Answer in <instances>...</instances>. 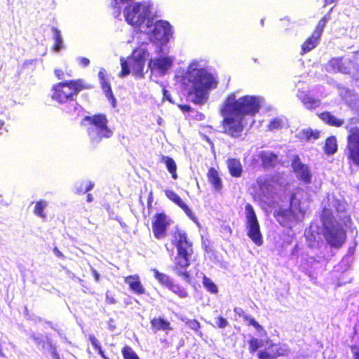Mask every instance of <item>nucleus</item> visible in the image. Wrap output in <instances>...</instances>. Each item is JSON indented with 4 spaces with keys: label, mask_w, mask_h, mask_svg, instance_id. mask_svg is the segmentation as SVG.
Returning <instances> with one entry per match:
<instances>
[{
    "label": "nucleus",
    "mask_w": 359,
    "mask_h": 359,
    "mask_svg": "<svg viewBox=\"0 0 359 359\" xmlns=\"http://www.w3.org/2000/svg\"><path fill=\"white\" fill-rule=\"evenodd\" d=\"M108 120L104 114L86 116L81 124L87 127V133L93 144H98L102 138H109L113 131L107 126Z\"/></svg>",
    "instance_id": "0eeeda50"
},
{
    "label": "nucleus",
    "mask_w": 359,
    "mask_h": 359,
    "mask_svg": "<svg viewBox=\"0 0 359 359\" xmlns=\"http://www.w3.org/2000/svg\"><path fill=\"white\" fill-rule=\"evenodd\" d=\"M319 118L328 125L335 127H340L344 123L343 119L337 118L329 111H325L320 114Z\"/></svg>",
    "instance_id": "c756f323"
},
{
    "label": "nucleus",
    "mask_w": 359,
    "mask_h": 359,
    "mask_svg": "<svg viewBox=\"0 0 359 359\" xmlns=\"http://www.w3.org/2000/svg\"><path fill=\"white\" fill-rule=\"evenodd\" d=\"M262 345V341L257 338H252L249 341V351L253 353L257 351Z\"/></svg>",
    "instance_id": "8fccbe9b"
},
{
    "label": "nucleus",
    "mask_w": 359,
    "mask_h": 359,
    "mask_svg": "<svg viewBox=\"0 0 359 359\" xmlns=\"http://www.w3.org/2000/svg\"><path fill=\"white\" fill-rule=\"evenodd\" d=\"M124 281L127 283L130 289L137 294H143L145 293V289L140 282L138 275L128 276L125 278Z\"/></svg>",
    "instance_id": "b1692460"
},
{
    "label": "nucleus",
    "mask_w": 359,
    "mask_h": 359,
    "mask_svg": "<svg viewBox=\"0 0 359 359\" xmlns=\"http://www.w3.org/2000/svg\"><path fill=\"white\" fill-rule=\"evenodd\" d=\"M207 177L209 182L216 191H220L222 189V179L218 172L214 168H210L208 170Z\"/></svg>",
    "instance_id": "cd10ccee"
},
{
    "label": "nucleus",
    "mask_w": 359,
    "mask_h": 359,
    "mask_svg": "<svg viewBox=\"0 0 359 359\" xmlns=\"http://www.w3.org/2000/svg\"><path fill=\"white\" fill-rule=\"evenodd\" d=\"M259 186L258 196L261 201L270 205L273 203L274 188L272 182L267 176H260L257 180Z\"/></svg>",
    "instance_id": "ddd939ff"
},
{
    "label": "nucleus",
    "mask_w": 359,
    "mask_h": 359,
    "mask_svg": "<svg viewBox=\"0 0 359 359\" xmlns=\"http://www.w3.org/2000/svg\"><path fill=\"white\" fill-rule=\"evenodd\" d=\"M261 102L259 97L246 95L236 100L235 94L229 95L220 109L222 132L232 137H240L245 124V116L257 113Z\"/></svg>",
    "instance_id": "f257e3e1"
},
{
    "label": "nucleus",
    "mask_w": 359,
    "mask_h": 359,
    "mask_svg": "<svg viewBox=\"0 0 359 359\" xmlns=\"http://www.w3.org/2000/svg\"><path fill=\"white\" fill-rule=\"evenodd\" d=\"M247 321H248L249 325L253 326L257 332H260L264 331L262 326H261L252 317L248 316Z\"/></svg>",
    "instance_id": "864d4df0"
},
{
    "label": "nucleus",
    "mask_w": 359,
    "mask_h": 359,
    "mask_svg": "<svg viewBox=\"0 0 359 359\" xmlns=\"http://www.w3.org/2000/svg\"><path fill=\"white\" fill-rule=\"evenodd\" d=\"M329 20V17L324 16L318 23L315 30L313 31L314 33H316V35H319L321 36L324 28Z\"/></svg>",
    "instance_id": "09e8293b"
},
{
    "label": "nucleus",
    "mask_w": 359,
    "mask_h": 359,
    "mask_svg": "<svg viewBox=\"0 0 359 359\" xmlns=\"http://www.w3.org/2000/svg\"><path fill=\"white\" fill-rule=\"evenodd\" d=\"M339 93L342 100L346 102V104L352 109L355 107V105L359 101V97L357 94H355L353 91L344 88L339 87Z\"/></svg>",
    "instance_id": "412c9836"
},
{
    "label": "nucleus",
    "mask_w": 359,
    "mask_h": 359,
    "mask_svg": "<svg viewBox=\"0 0 359 359\" xmlns=\"http://www.w3.org/2000/svg\"><path fill=\"white\" fill-rule=\"evenodd\" d=\"M149 55V53L144 47H140L134 50L131 56L127 60L121 57V72L119 76L124 78L130 72L138 76H142L145 62Z\"/></svg>",
    "instance_id": "6e6552de"
},
{
    "label": "nucleus",
    "mask_w": 359,
    "mask_h": 359,
    "mask_svg": "<svg viewBox=\"0 0 359 359\" xmlns=\"http://www.w3.org/2000/svg\"><path fill=\"white\" fill-rule=\"evenodd\" d=\"M351 109L359 116V100L355 105V107H353Z\"/></svg>",
    "instance_id": "774afa93"
},
{
    "label": "nucleus",
    "mask_w": 359,
    "mask_h": 359,
    "mask_svg": "<svg viewBox=\"0 0 359 359\" xmlns=\"http://www.w3.org/2000/svg\"><path fill=\"white\" fill-rule=\"evenodd\" d=\"M327 203L323 208L321 215L323 235L330 246L339 248L345 242L346 234L342 226L334 219L333 212L342 211L344 207L333 196L327 197Z\"/></svg>",
    "instance_id": "7ed1b4c3"
},
{
    "label": "nucleus",
    "mask_w": 359,
    "mask_h": 359,
    "mask_svg": "<svg viewBox=\"0 0 359 359\" xmlns=\"http://www.w3.org/2000/svg\"><path fill=\"white\" fill-rule=\"evenodd\" d=\"M187 326L192 330L198 332L201 327L200 323L196 320H189L186 322Z\"/></svg>",
    "instance_id": "603ef678"
},
{
    "label": "nucleus",
    "mask_w": 359,
    "mask_h": 359,
    "mask_svg": "<svg viewBox=\"0 0 359 359\" xmlns=\"http://www.w3.org/2000/svg\"><path fill=\"white\" fill-rule=\"evenodd\" d=\"M306 209L304 204L296 194L290 196V206H280L276 210L275 216L277 221L283 226L292 228V225L301 221L305 215Z\"/></svg>",
    "instance_id": "423d86ee"
},
{
    "label": "nucleus",
    "mask_w": 359,
    "mask_h": 359,
    "mask_svg": "<svg viewBox=\"0 0 359 359\" xmlns=\"http://www.w3.org/2000/svg\"><path fill=\"white\" fill-rule=\"evenodd\" d=\"M174 57L170 56H161L151 59L149 67L152 73L164 75L173 65Z\"/></svg>",
    "instance_id": "2eb2a0df"
},
{
    "label": "nucleus",
    "mask_w": 359,
    "mask_h": 359,
    "mask_svg": "<svg viewBox=\"0 0 359 359\" xmlns=\"http://www.w3.org/2000/svg\"><path fill=\"white\" fill-rule=\"evenodd\" d=\"M174 243L177 248V254L175 258L173 271L187 283H190V274L187 271L191 264L193 254L192 244L188 241L184 231L177 230L175 233Z\"/></svg>",
    "instance_id": "20e7f679"
},
{
    "label": "nucleus",
    "mask_w": 359,
    "mask_h": 359,
    "mask_svg": "<svg viewBox=\"0 0 359 359\" xmlns=\"http://www.w3.org/2000/svg\"><path fill=\"white\" fill-rule=\"evenodd\" d=\"M259 359H274L275 357L271 351L268 350H261L257 353Z\"/></svg>",
    "instance_id": "3c124183"
},
{
    "label": "nucleus",
    "mask_w": 359,
    "mask_h": 359,
    "mask_svg": "<svg viewBox=\"0 0 359 359\" xmlns=\"http://www.w3.org/2000/svg\"><path fill=\"white\" fill-rule=\"evenodd\" d=\"M162 162L165 164L168 172L172 175V177L175 180L177 178V165L175 161L169 157L163 156L162 157Z\"/></svg>",
    "instance_id": "e433bc0d"
},
{
    "label": "nucleus",
    "mask_w": 359,
    "mask_h": 359,
    "mask_svg": "<svg viewBox=\"0 0 359 359\" xmlns=\"http://www.w3.org/2000/svg\"><path fill=\"white\" fill-rule=\"evenodd\" d=\"M168 289L175 294H176L180 298H185L188 297V292H187V290L183 287L180 286L178 284H175L173 282L169 286Z\"/></svg>",
    "instance_id": "79ce46f5"
},
{
    "label": "nucleus",
    "mask_w": 359,
    "mask_h": 359,
    "mask_svg": "<svg viewBox=\"0 0 359 359\" xmlns=\"http://www.w3.org/2000/svg\"><path fill=\"white\" fill-rule=\"evenodd\" d=\"M325 152L327 154H333L337 151V140L334 137H330L327 139L324 147Z\"/></svg>",
    "instance_id": "a19ab883"
},
{
    "label": "nucleus",
    "mask_w": 359,
    "mask_h": 359,
    "mask_svg": "<svg viewBox=\"0 0 359 359\" xmlns=\"http://www.w3.org/2000/svg\"><path fill=\"white\" fill-rule=\"evenodd\" d=\"M275 358L278 356L287 355L289 352V348L286 344H273L269 347Z\"/></svg>",
    "instance_id": "f704fd0d"
},
{
    "label": "nucleus",
    "mask_w": 359,
    "mask_h": 359,
    "mask_svg": "<svg viewBox=\"0 0 359 359\" xmlns=\"http://www.w3.org/2000/svg\"><path fill=\"white\" fill-rule=\"evenodd\" d=\"M348 132L347 137L348 158L353 163L359 165V128L346 126Z\"/></svg>",
    "instance_id": "f8f14e48"
},
{
    "label": "nucleus",
    "mask_w": 359,
    "mask_h": 359,
    "mask_svg": "<svg viewBox=\"0 0 359 359\" xmlns=\"http://www.w3.org/2000/svg\"><path fill=\"white\" fill-rule=\"evenodd\" d=\"M167 216L163 213L156 214L154 216L152 227L153 233L156 238L161 239L166 235V229L169 226Z\"/></svg>",
    "instance_id": "f3484780"
},
{
    "label": "nucleus",
    "mask_w": 359,
    "mask_h": 359,
    "mask_svg": "<svg viewBox=\"0 0 359 359\" xmlns=\"http://www.w3.org/2000/svg\"><path fill=\"white\" fill-rule=\"evenodd\" d=\"M292 168L297 177L306 184L311 181V172L306 164L303 163L299 156H296L292 162Z\"/></svg>",
    "instance_id": "dca6fc26"
},
{
    "label": "nucleus",
    "mask_w": 359,
    "mask_h": 359,
    "mask_svg": "<svg viewBox=\"0 0 359 359\" xmlns=\"http://www.w3.org/2000/svg\"><path fill=\"white\" fill-rule=\"evenodd\" d=\"M245 214L246 218L245 228L248 236L257 245H262L263 239L260 231L259 224L254 208L250 203L245 205Z\"/></svg>",
    "instance_id": "9b49d317"
},
{
    "label": "nucleus",
    "mask_w": 359,
    "mask_h": 359,
    "mask_svg": "<svg viewBox=\"0 0 359 359\" xmlns=\"http://www.w3.org/2000/svg\"><path fill=\"white\" fill-rule=\"evenodd\" d=\"M124 359H140L136 353L130 346H126L122 349Z\"/></svg>",
    "instance_id": "de8ad7c7"
},
{
    "label": "nucleus",
    "mask_w": 359,
    "mask_h": 359,
    "mask_svg": "<svg viewBox=\"0 0 359 359\" xmlns=\"http://www.w3.org/2000/svg\"><path fill=\"white\" fill-rule=\"evenodd\" d=\"M227 167L230 175L233 177H240L243 172V167L241 161L236 158H229Z\"/></svg>",
    "instance_id": "bb28decb"
},
{
    "label": "nucleus",
    "mask_w": 359,
    "mask_h": 359,
    "mask_svg": "<svg viewBox=\"0 0 359 359\" xmlns=\"http://www.w3.org/2000/svg\"><path fill=\"white\" fill-rule=\"evenodd\" d=\"M54 39L53 49L56 52H59L63 48V39L61 34V32L55 28H52Z\"/></svg>",
    "instance_id": "58836bf2"
},
{
    "label": "nucleus",
    "mask_w": 359,
    "mask_h": 359,
    "mask_svg": "<svg viewBox=\"0 0 359 359\" xmlns=\"http://www.w3.org/2000/svg\"><path fill=\"white\" fill-rule=\"evenodd\" d=\"M94 187V183L90 181H82L77 182L75 184L74 189L76 194H85L87 191L93 189Z\"/></svg>",
    "instance_id": "4c0bfd02"
},
{
    "label": "nucleus",
    "mask_w": 359,
    "mask_h": 359,
    "mask_svg": "<svg viewBox=\"0 0 359 359\" xmlns=\"http://www.w3.org/2000/svg\"><path fill=\"white\" fill-rule=\"evenodd\" d=\"M151 271L154 273L155 279L158 280V282L161 285L168 288L169 286L172 284V280L167 274L161 273L156 269H152Z\"/></svg>",
    "instance_id": "c9c22d12"
},
{
    "label": "nucleus",
    "mask_w": 359,
    "mask_h": 359,
    "mask_svg": "<svg viewBox=\"0 0 359 359\" xmlns=\"http://www.w3.org/2000/svg\"><path fill=\"white\" fill-rule=\"evenodd\" d=\"M339 93L342 100L346 102V104L352 109L355 107V105L359 101V97L357 94H355L353 91L344 88L339 87Z\"/></svg>",
    "instance_id": "5701e85b"
},
{
    "label": "nucleus",
    "mask_w": 359,
    "mask_h": 359,
    "mask_svg": "<svg viewBox=\"0 0 359 359\" xmlns=\"http://www.w3.org/2000/svg\"><path fill=\"white\" fill-rule=\"evenodd\" d=\"M151 326L154 332L158 330H170V323L161 318H154L151 321Z\"/></svg>",
    "instance_id": "7c9ffc66"
},
{
    "label": "nucleus",
    "mask_w": 359,
    "mask_h": 359,
    "mask_svg": "<svg viewBox=\"0 0 359 359\" xmlns=\"http://www.w3.org/2000/svg\"><path fill=\"white\" fill-rule=\"evenodd\" d=\"M353 61L351 59L344 57H333L329 60L325 66L327 72L330 73L340 72L345 74L351 73Z\"/></svg>",
    "instance_id": "4468645a"
},
{
    "label": "nucleus",
    "mask_w": 359,
    "mask_h": 359,
    "mask_svg": "<svg viewBox=\"0 0 359 359\" xmlns=\"http://www.w3.org/2000/svg\"><path fill=\"white\" fill-rule=\"evenodd\" d=\"M165 196L175 203H176L178 206L181 207L184 205L183 201L181 198L173 191L172 190H166L165 191Z\"/></svg>",
    "instance_id": "a18cd8bd"
},
{
    "label": "nucleus",
    "mask_w": 359,
    "mask_h": 359,
    "mask_svg": "<svg viewBox=\"0 0 359 359\" xmlns=\"http://www.w3.org/2000/svg\"><path fill=\"white\" fill-rule=\"evenodd\" d=\"M66 105L64 107L63 110L71 115L78 116L81 109V106L76 102L74 97L71 98L69 101L66 102Z\"/></svg>",
    "instance_id": "72a5a7b5"
},
{
    "label": "nucleus",
    "mask_w": 359,
    "mask_h": 359,
    "mask_svg": "<svg viewBox=\"0 0 359 359\" xmlns=\"http://www.w3.org/2000/svg\"><path fill=\"white\" fill-rule=\"evenodd\" d=\"M203 285L204 287L211 293L215 294L217 292V287L216 285L212 281V280L205 276H203Z\"/></svg>",
    "instance_id": "c03bdc74"
},
{
    "label": "nucleus",
    "mask_w": 359,
    "mask_h": 359,
    "mask_svg": "<svg viewBox=\"0 0 359 359\" xmlns=\"http://www.w3.org/2000/svg\"><path fill=\"white\" fill-rule=\"evenodd\" d=\"M89 341L90 342V344H92V346L95 348H100L101 346L98 341V340L97 339V338L93 335V334H90L89 335Z\"/></svg>",
    "instance_id": "13d9d810"
},
{
    "label": "nucleus",
    "mask_w": 359,
    "mask_h": 359,
    "mask_svg": "<svg viewBox=\"0 0 359 359\" xmlns=\"http://www.w3.org/2000/svg\"><path fill=\"white\" fill-rule=\"evenodd\" d=\"M353 68V72L352 73V78L355 80L359 79V65L358 64H353L352 67Z\"/></svg>",
    "instance_id": "bf43d9fd"
},
{
    "label": "nucleus",
    "mask_w": 359,
    "mask_h": 359,
    "mask_svg": "<svg viewBox=\"0 0 359 359\" xmlns=\"http://www.w3.org/2000/svg\"><path fill=\"white\" fill-rule=\"evenodd\" d=\"M91 271H92L93 276H94L95 281L99 282L100 274L98 273V272L95 269H93L92 267H91Z\"/></svg>",
    "instance_id": "e2e57ef3"
},
{
    "label": "nucleus",
    "mask_w": 359,
    "mask_h": 359,
    "mask_svg": "<svg viewBox=\"0 0 359 359\" xmlns=\"http://www.w3.org/2000/svg\"><path fill=\"white\" fill-rule=\"evenodd\" d=\"M305 235L311 247H315L316 243H318L321 240L319 227L316 224H311L309 229L306 231Z\"/></svg>",
    "instance_id": "393cba45"
},
{
    "label": "nucleus",
    "mask_w": 359,
    "mask_h": 359,
    "mask_svg": "<svg viewBox=\"0 0 359 359\" xmlns=\"http://www.w3.org/2000/svg\"><path fill=\"white\" fill-rule=\"evenodd\" d=\"M55 74L58 78V79H63L64 73L62 70L55 69Z\"/></svg>",
    "instance_id": "69168bd1"
},
{
    "label": "nucleus",
    "mask_w": 359,
    "mask_h": 359,
    "mask_svg": "<svg viewBox=\"0 0 359 359\" xmlns=\"http://www.w3.org/2000/svg\"><path fill=\"white\" fill-rule=\"evenodd\" d=\"M154 18L149 20L147 30L140 32L146 34L147 39L156 43L166 44L172 35L170 25L164 20L154 22Z\"/></svg>",
    "instance_id": "9d476101"
},
{
    "label": "nucleus",
    "mask_w": 359,
    "mask_h": 359,
    "mask_svg": "<svg viewBox=\"0 0 359 359\" xmlns=\"http://www.w3.org/2000/svg\"><path fill=\"white\" fill-rule=\"evenodd\" d=\"M320 37V36L316 35V33L313 32L311 36L302 45L301 54H305L315 48L318 44Z\"/></svg>",
    "instance_id": "c85d7f7f"
},
{
    "label": "nucleus",
    "mask_w": 359,
    "mask_h": 359,
    "mask_svg": "<svg viewBox=\"0 0 359 359\" xmlns=\"http://www.w3.org/2000/svg\"><path fill=\"white\" fill-rule=\"evenodd\" d=\"M48 346L52 355L53 359H60L59 354L57 352L56 348L52 344L50 339H47Z\"/></svg>",
    "instance_id": "5fc2aeb1"
},
{
    "label": "nucleus",
    "mask_w": 359,
    "mask_h": 359,
    "mask_svg": "<svg viewBox=\"0 0 359 359\" xmlns=\"http://www.w3.org/2000/svg\"><path fill=\"white\" fill-rule=\"evenodd\" d=\"M285 125V118L283 117H276L272 118L268 126L270 130L280 129Z\"/></svg>",
    "instance_id": "37998d69"
},
{
    "label": "nucleus",
    "mask_w": 359,
    "mask_h": 359,
    "mask_svg": "<svg viewBox=\"0 0 359 359\" xmlns=\"http://www.w3.org/2000/svg\"><path fill=\"white\" fill-rule=\"evenodd\" d=\"M83 80H72L53 85L51 88V98L60 104H65L73 98L83 88H87Z\"/></svg>",
    "instance_id": "1a4fd4ad"
},
{
    "label": "nucleus",
    "mask_w": 359,
    "mask_h": 359,
    "mask_svg": "<svg viewBox=\"0 0 359 359\" xmlns=\"http://www.w3.org/2000/svg\"><path fill=\"white\" fill-rule=\"evenodd\" d=\"M234 312L238 316L243 317L245 320H248V316L245 313L244 311L241 308L236 307L234 309Z\"/></svg>",
    "instance_id": "052dcab7"
},
{
    "label": "nucleus",
    "mask_w": 359,
    "mask_h": 359,
    "mask_svg": "<svg viewBox=\"0 0 359 359\" xmlns=\"http://www.w3.org/2000/svg\"><path fill=\"white\" fill-rule=\"evenodd\" d=\"M297 96L303 103L306 109H311L318 107L320 104V101L318 99H315L309 96L306 92L299 90Z\"/></svg>",
    "instance_id": "a878e982"
},
{
    "label": "nucleus",
    "mask_w": 359,
    "mask_h": 359,
    "mask_svg": "<svg viewBox=\"0 0 359 359\" xmlns=\"http://www.w3.org/2000/svg\"><path fill=\"white\" fill-rule=\"evenodd\" d=\"M339 93L342 100L346 102V104L352 109L355 107V105L359 101V97L357 94H355L353 91L344 88L339 87Z\"/></svg>",
    "instance_id": "4be33fe9"
},
{
    "label": "nucleus",
    "mask_w": 359,
    "mask_h": 359,
    "mask_svg": "<svg viewBox=\"0 0 359 359\" xmlns=\"http://www.w3.org/2000/svg\"><path fill=\"white\" fill-rule=\"evenodd\" d=\"M257 157L262 161V165L264 168L275 167L278 163V156L270 151H261L257 155L252 156V160L256 161Z\"/></svg>",
    "instance_id": "a211bd4d"
},
{
    "label": "nucleus",
    "mask_w": 359,
    "mask_h": 359,
    "mask_svg": "<svg viewBox=\"0 0 359 359\" xmlns=\"http://www.w3.org/2000/svg\"><path fill=\"white\" fill-rule=\"evenodd\" d=\"M96 350H97L98 351V353L100 355V356L103 358V359H109L104 353L103 351L102 350V348L101 346L98 348H97Z\"/></svg>",
    "instance_id": "338daca9"
},
{
    "label": "nucleus",
    "mask_w": 359,
    "mask_h": 359,
    "mask_svg": "<svg viewBox=\"0 0 359 359\" xmlns=\"http://www.w3.org/2000/svg\"><path fill=\"white\" fill-rule=\"evenodd\" d=\"M297 137L301 140L314 141L319 138L320 132L309 128L304 129L297 133Z\"/></svg>",
    "instance_id": "2f4dec72"
},
{
    "label": "nucleus",
    "mask_w": 359,
    "mask_h": 359,
    "mask_svg": "<svg viewBox=\"0 0 359 359\" xmlns=\"http://www.w3.org/2000/svg\"><path fill=\"white\" fill-rule=\"evenodd\" d=\"M31 339L34 341L39 348L45 349L46 344L48 345L47 340H45L42 334H33L31 335Z\"/></svg>",
    "instance_id": "49530a36"
},
{
    "label": "nucleus",
    "mask_w": 359,
    "mask_h": 359,
    "mask_svg": "<svg viewBox=\"0 0 359 359\" xmlns=\"http://www.w3.org/2000/svg\"><path fill=\"white\" fill-rule=\"evenodd\" d=\"M78 64L83 67H86L90 65V60L84 57H79L76 58Z\"/></svg>",
    "instance_id": "4d7b16f0"
},
{
    "label": "nucleus",
    "mask_w": 359,
    "mask_h": 359,
    "mask_svg": "<svg viewBox=\"0 0 359 359\" xmlns=\"http://www.w3.org/2000/svg\"><path fill=\"white\" fill-rule=\"evenodd\" d=\"M123 17L126 21L140 32L142 30H147V25L149 23L151 15V5L149 3L143 1L126 5L123 11Z\"/></svg>",
    "instance_id": "39448f33"
},
{
    "label": "nucleus",
    "mask_w": 359,
    "mask_h": 359,
    "mask_svg": "<svg viewBox=\"0 0 359 359\" xmlns=\"http://www.w3.org/2000/svg\"><path fill=\"white\" fill-rule=\"evenodd\" d=\"M48 206V202L45 200H40L39 201H37L35 204V207H34V213L45 219H46V213L44 212V210L47 208Z\"/></svg>",
    "instance_id": "ea45409f"
},
{
    "label": "nucleus",
    "mask_w": 359,
    "mask_h": 359,
    "mask_svg": "<svg viewBox=\"0 0 359 359\" xmlns=\"http://www.w3.org/2000/svg\"><path fill=\"white\" fill-rule=\"evenodd\" d=\"M204 66L203 61H192L182 79L189 100L197 104L205 103L209 91L217 86V79Z\"/></svg>",
    "instance_id": "f03ea898"
},
{
    "label": "nucleus",
    "mask_w": 359,
    "mask_h": 359,
    "mask_svg": "<svg viewBox=\"0 0 359 359\" xmlns=\"http://www.w3.org/2000/svg\"><path fill=\"white\" fill-rule=\"evenodd\" d=\"M135 0H114L113 6L115 9L113 15L114 18H119L121 14V11L125 9L126 5H131L136 3Z\"/></svg>",
    "instance_id": "473e14b6"
},
{
    "label": "nucleus",
    "mask_w": 359,
    "mask_h": 359,
    "mask_svg": "<svg viewBox=\"0 0 359 359\" xmlns=\"http://www.w3.org/2000/svg\"><path fill=\"white\" fill-rule=\"evenodd\" d=\"M163 97L165 99H166L167 100H168L170 102H172V100L171 99L169 92L165 89H163Z\"/></svg>",
    "instance_id": "0e129e2a"
},
{
    "label": "nucleus",
    "mask_w": 359,
    "mask_h": 359,
    "mask_svg": "<svg viewBox=\"0 0 359 359\" xmlns=\"http://www.w3.org/2000/svg\"><path fill=\"white\" fill-rule=\"evenodd\" d=\"M180 208L185 212L189 218L194 219L193 212L186 203H184V205H182Z\"/></svg>",
    "instance_id": "680f3d73"
},
{
    "label": "nucleus",
    "mask_w": 359,
    "mask_h": 359,
    "mask_svg": "<svg viewBox=\"0 0 359 359\" xmlns=\"http://www.w3.org/2000/svg\"><path fill=\"white\" fill-rule=\"evenodd\" d=\"M215 323L219 328H224L226 327L228 322L224 318L218 317L215 319Z\"/></svg>",
    "instance_id": "6e6d98bb"
},
{
    "label": "nucleus",
    "mask_w": 359,
    "mask_h": 359,
    "mask_svg": "<svg viewBox=\"0 0 359 359\" xmlns=\"http://www.w3.org/2000/svg\"><path fill=\"white\" fill-rule=\"evenodd\" d=\"M99 80L102 88L103 92L105 93L106 97L111 100V104L114 107L115 98L113 95V93L111 88L110 83L107 79V72L104 68H101L98 73Z\"/></svg>",
    "instance_id": "6ab92c4d"
},
{
    "label": "nucleus",
    "mask_w": 359,
    "mask_h": 359,
    "mask_svg": "<svg viewBox=\"0 0 359 359\" xmlns=\"http://www.w3.org/2000/svg\"><path fill=\"white\" fill-rule=\"evenodd\" d=\"M339 93L342 100L346 102V104L352 109L355 107V105L359 101V97L357 94H355L353 91L344 88L339 87Z\"/></svg>",
    "instance_id": "aec40b11"
}]
</instances>
